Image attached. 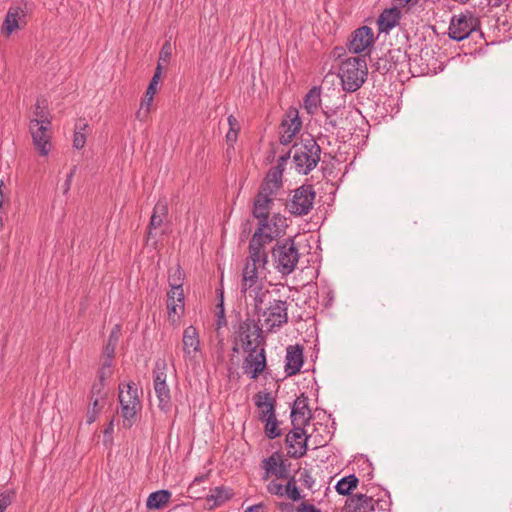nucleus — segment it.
<instances>
[{
	"mask_svg": "<svg viewBox=\"0 0 512 512\" xmlns=\"http://www.w3.org/2000/svg\"><path fill=\"white\" fill-rule=\"evenodd\" d=\"M480 25V21L471 12L452 16L448 28V35L455 41H462L469 37Z\"/></svg>",
	"mask_w": 512,
	"mask_h": 512,
	"instance_id": "obj_9",
	"label": "nucleus"
},
{
	"mask_svg": "<svg viewBox=\"0 0 512 512\" xmlns=\"http://www.w3.org/2000/svg\"><path fill=\"white\" fill-rule=\"evenodd\" d=\"M218 312H217V326L218 328L226 325V319L224 315V306H223V298L221 297L220 303L217 305Z\"/></svg>",
	"mask_w": 512,
	"mask_h": 512,
	"instance_id": "obj_51",
	"label": "nucleus"
},
{
	"mask_svg": "<svg viewBox=\"0 0 512 512\" xmlns=\"http://www.w3.org/2000/svg\"><path fill=\"white\" fill-rule=\"evenodd\" d=\"M262 467L265 473L262 477L263 480H268L270 475L276 476L278 479H285L288 477V470L278 454H273L262 461Z\"/></svg>",
	"mask_w": 512,
	"mask_h": 512,
	"instance_id": "obj_22",
	"label": "nucleus"
},
{
	"mask_svg": "<svg viewBox=\"0 0 512 512\" xmlns=\"http://www.w3.org/2000/svg\"><path fill=\"white\" fill-rule=\"evenodd\" d=\"M118 399L121 407V416L125 427L130 428L136 422L137 412L141 409L138 389L134 382L120 383L118 386Z\"/></svg>",
	"mask_w": 512,
	"mask_h": 512,
	"instance_id": "obj_4",
	"label": "nucleus"
},
{
	"mask_svg": "<svg viewBox=\"0 0 512 512\" xmlns=\"http://www.w3.org/2000/svg\"><path fill=\"white\" fill-rule=\"evenodd\" d=\"M171 56V45L169 43H165L159 54L158 63L161 64V61L168 62Z\"/></svg>",
	"mask_w": 512,
	"mask_h": 512,
	"instance_id": "obj_50",
	"label": "nucleus"
},
{
	"mask_svg": "<svg viewBox=\"0 0 512 512\" xmlns=\"http://www.w3.org/2000/svg\"><path fill=\"white\" fill-rule=\"evenodd\" d=\"M303 365V347L296 344L290 345L286 350L285 373L293 376L300 372Z\"/></svg>",
	"mask_w": 512,
	"mask_h": 512,
	"instance_id": "obj_23",
	"label": "nucleus"
},
{
	"mask_svg": "<svg viewBox=\"0 0 512 512\" xmlns=\"http://www.w3.org/2000/svg\"><path fill=\"white\" fill-rule=\"evenodd\" d=\"M245 512H266V506L263 503H258L246 508Z\"/></svg>",
	"mask_w": 512,
	"mask_h": 512,
	"instance_id": "obj_56",
	"label": "nucleus"
},
{
	"mask_svg": "<svg viewBox=\"0 0 512 512\" xmlns=\"http://www.w3.org/2000/svg\"><path fill=\"white\" fill-rule=\"evenodd\" d=\"M266 367L267 361L264 346L246 351V356L242 363V370L243 373L249 376L250 379H257L262 373L265 372Z\"/></svg>",
	"mask_w": 512,
	"mask_h": 512,
	"instance_id": "obj_12",
	"label": "nucleus"
},
{
	"mask_svg": "<svg viewBox=\"0 0 512 512\" xmlns=\"http://www.w3.org/2000/svg\"><path fill=\"white\" fill-rule=\"evenodd\" d=\"M112 375V360L106 359L98 371V381L106 383Z\"/></svg>",
	"mask_w": 512,
	"mask_h": 512,
	"instance_id": "obj_43",
	"label": "nucleus"
},
{
	"mask_svg": "<svg viewBox=\"0 0 512 512\" xmlns=\"http://www.w3.org/2000/svg\"><path fill=\"white\" fill-rule=\"evenodd\" d=\"M106 383L97 381L95 382L90 391V399H104L106 401V393L104 392V388Z\"/></svg>",
	"mask_w": 512,
	"mask_h": 512,
	"instance_id": "obj_44",
	"label": "nucleus"
},
{
	"mask_svg": "<svg viewBox=\"0 0 512 512\" xmlns=\"http://www.w3.org/2000/svg\"><path fill=\"white\" fill-rule=\"evenodd\" d=\"M320 93H321L320 88L313 87L305 95L304 101H303V106L308 114L313 115L317 112L319 105L321 103Z\"/></svg>",
	"mask_w": 512,
	"mask_h": 512,
	"instance_id": "obj_32",
	"label": "nucleus"
},
{
	"mask_svg": "<svg viewBox=\"0 0 512 512\" xmlns=\"http://www.w3.org/2000/svg\"><path fill=\"white\" fill-rule=\"evenodd\" d=\"M28 129L36 150L41 156H47L52 147V122L45 125L38 120H29Z\"/></svg>",
	"mask_w": 512,
	"mask_h": 512,
	"instance_id": "obj_11",
	"label": "nucleus"
},
{
	"mask_svg": "<svg viewBox=\"0 0 512 512\" xmlns=\"http://www.w3.org/2000/svg\"><path fill=\"white\" fill-rule=\"evenodd\" d=\"M184 302L183 290H170L167 293V305H177Z\"/></svg>",
	"mask_w": 512,
	"mask_h": 512,
	"instance_id": "obj_46",
	"label": "nucleus"
},
{
	"mask_svg": "<svg viewBox=\"0 0 512 512\" xmlns=\"http://www.w3.org/2000/svg\"><path fill=\"white\" fill-rule=\"evenodd\" d=\"M312 436H306V432L301 425L294 426L285 439L288 447V455L291 458L298 459L303 457L307 451V441Z\"/></svg>",
	"mask_w": 512,
	"mask_h": 512,
	"instance_id": "obj_14",
	"label": "nucleus"
},
{
	"mask_svg": "<svg viewBox=\"0 0 512 512\" xmlns=\"http://www.w3.org/2000/svg\"><path fill=\"white\" fill-rule=\"evenodd\" d=\"M184 307L185 303L167 305L168 319L172 324L177 323V321L180 319L181 314L184 312Z\"/></svg>",
	"mask_w": 512,
	"mask_h": 512,
	"instance_id": "obj_42",
	"label": "nucleus"
},
{
	"mask_svg": "<svg viewBox=\"0 0 512 512\" xmlns=\"http://www.w3.org/2000/svg\"><path fill=\"white\" fill-rule=\"evenodd\" d=\"M171 498V492L168 490H158L152 492L146 502L148 509H161L165 506Z\"/></svg>",
	"mask_w": 512,
	"mask_h": 512,
	"instance_id": "obj_30",
	"label": "nucleus"
},
{
	"mask_svg": "<svg viewBox=\"0 0 512 512\" xmlns=\"http://www.w3.org/2000/svg\"><path fill=\"white\" fill-rule=\"evenodd\" d=\"M255 406L259 409L258 419L260 421L265 418H274L276 400L272 397L270 392H258L253 397Z\"/></svg>",
	"mask_w": 512,
	"mask_h": 512,
	"instance_id": "obj_21",
	"label": "nucleus"
},
{
	"mask_svg": "<svg viewBox=\"0 0 512 512\" xmlns=\"http://www.w3.org/2000/svg\"><path fill=\"white\" fill-rule=\"evenodd\" d=\"M14 498V490H6L0 493V512H5V510L12 504Z\"/></svg>",
	"mask_w": 512,
	"mask_h": 512,
	"instance_id": "obj_45",
	"label": "nucleus"
},
{
	"mask_svg": "<svg viewBox=\"0 0 512 512\" xmlns=\"http://www.w3.org/2000/svg\"><path fill=\"white\" fill-rule=\"evenodd\" d=\"M299 481L302 483L303 486H305L308 489H312L315 484V480H314L313 476L311 475L310 471L307 469H303L300 472Z\"/></svg>",
	"mask_w": 512,
	"mask_h": 512,
	"instance_id": "obj_48",
	"label": "nucleus"
},
{
	"mask_svg": "<svg viewBox=\"0 0 512 512\" xmlns=\"http://www.w3.org/2000/svg\"><path fill=\"white\" fill-rule=\"evenodd\" d=\"M227 121L230 126L229 130L239 131V124H238V120L236 119V117H234L233 115H229L227 118Z\"/></svg>",
	"mask_w": 512,
	"mask_h": 512,
	"instance_id": "obj_57",
	"label": "nucleus"
},
{
	"mask_svg": "<svg viewBox=\"0 0 512 512\" xmlns=\"http://www.w3.org/2000/svg\"><path fill=\"white\" fill-rule=\"evenodd\" d=\"M238 131L229 130L226 139L228 142L234 143L237 140Z\"/></svg>",
	"mask_w": 512,
	"mask_h": 512,
	"instance_id": "obj_60",
	"label": "nucleus"
},
{
	"mask_svg": "<svg viewBox=\"0 0 512 512\" xmlns=\"http://www.w3.org/2000/svg\"><path fill=\"white\" fill-rule=\"evenodd\" d=\"M374 41L373 31L368 26H362L356 29L348 43V49L351 53L359 54L368 48Z\"/></svg>",
	"mask_w": 512,
	"mask_h": 512,
	"instance_id": "obj_19",
	"label": "nucleus"
},
{
	"mask_svg": "<svg viewBox=\"0 0 512 512\" xmlns=\"http://www.w3.org/2000/svg\"><path fill=\"white\" fill-rule=\"evenodd\" d=\"M401 16V10L397 6L384 9L377 20L379 31L388 33L399 24Z\"/></svg>",
	"mask_w": 512,
	"mask_h": 512,
	"instance_id": "obj_26",
	"label": "nucleus"
},
{
	"mask_svg": "<svg viewBox=\"0 0 512 512\" xmlns=\"http://www.w3.org/2000/svg\"><path fill=\"white\" fill-rule=\"evenodd\" d=\"M287 309L288 306L286 301H270L268 307L263 308L261 306V311H257L259 321L262 322V326H265L268 330H272L275 327H281L288 322Z\"/></svg>",
	"mask_w": 512,
	"mask_h": 512,
	"instance_id": "obj_8",
	"label": "nucleus"
},
{
	"mask_svg": "<svg viewBox=\"0 0 512 512\" xmlns=\"http://www.w3.org/2000/svg\"><path fill=\"white\" fill-rule=\"evenodd\" d=\"M501 4V0H495V2L493 3L494 6H500Z\"/></svg>",
	"mask_w": 512,
	"mask_h": 512,
	"instance_id": "obj_63",
	"label": "nucleus"
},
{
	"mask_svg": "<svg viewBox=\"0 0 512 512\" xmlns=\"http://www.w3.org/2000/svg\"><path fill=\"white\" fill-rule=\"evenodd\" d=\"M261 422L265 423L264 431L265 435L269 439H275L279 436H281V430L279 428V421L276 418V415H274V418H265Z\"/></svg>",
	"mask_w": 512,
	"mask_h": 512,
	"instance_id": "obj_38",
	"label": "nucleus"
},
{
	"mask_svg": "<svg viewBox=\"0 0 512 512\" xmlns=\"http://www.w3.org/2000/svg\"><path fill=\"white\" fill-rule=\"evenodd\" d=\"M88 123L84 119H79L75 124L74 136H73V147L75 149H82L86 144V130L88 129Z\"/></svg>",
	"mask_w": 512,
	"mask_h": 512,
	"instance_id": "obj_33",
	"label": "nucleus"
},
{
	"mask_svg": "<svg viewBox=\"0 0 512 512\" xmlns=\"http://www.w3.org/2000/svg\"><path fill=\"white\" fill-rule=\"evenodd\" d=\"M239 340L244 352L253 350V348H260L265 344L261 329L249 323L240 326Z\"/></svg>",
	"mask_w": 512,
	"mask_h": 512,
	"instance_id": "obj_16",
	"label": "nucleus"
},
{
	"mask_svg": "<svg viewBox=\"0 0 512 512\" xmlns=\"http://www.w3.org/2000/svg\"><path fill=\"white\" fill-rule=\"evenodd\" d=\"M276 507H277L281 512H292V511H293V504L288 503V502H279V503H276Z\"/></svg>",
	"mask_w": 512,
	"mask_h": 512,
	"instance_id": "obj_55",
	"label": "nucleus"
},
{
	"mask_svg": "<svg viewBox=\"0 0 512 512\" xmlns=\"http://www.w3.org/2000/svg\"><path fill=\"white\" fill-rule=\"evenodd\" d=\"M30 120H38L40 123L47 125L52 122V116L48 111V103L45 98H38L33 110V118Z\"/></svg>",
	"mask_w": 512,
	"mask_h": 512,
	"instance_id": "obj_31",
	"label": "nucleus"
},
{
	"mask_svg": "<svg viewBox=\"0 0 512 512\" xmlns=\"http://www.w3.org/2000/svg\"><path fill=\"white\" fill-rule=\"evenodd\" d=\"M275 268L283 275L292 273L299 261V251L293 239L278 241L272 249Z\"/></svg>",
	"mask_w": 512,
	"mask_h": 512,
	"instance_id": "obj_5",
	"label": "nucleus"
},
{
	"mask_svg": "<svg viewBox=\"0 0 512 512\" xmlns=\"http://www.w3.org/2000/svg\"><path fill=\"white\" fill-rule=\"evenodd\" d=\"M292 158V153H290V150L288 151V153H286L285 155H282L279 160H278V165L279 167H282L289 158Z\"/></svg>",
	"mask_w": 512,
	"mask_h": 512,
	"instance_id": "obj_61",
	"label": "nucleus"
},
{
	"mask_svg": "<svg viewBox=\"0 0 512 512\" xmlns=\"http://www.w3.org/2000/svg\"><path fill=\"white\" fill-rule=\"evenodd\" d=\"M297 512H321L313 504L301 503L297 508Z\"/></svg>",
	"mask_w": 512,
	"mask_h": 512,
	"instance_id": "obj_52",
	"label": "nucleus"
},
{
	"mask_svg": "<svg viewBox=\"0 0 512 512\" xmlns=\"http://www.w3.org/2000/svg\"><path fill=\"white\" fill-rule=\"evenodd\" d=\"M168 215V203L166 200H159L153 209L150 223L148 226V235H152L154 230L160 228L163 224L164 219Z\"/></svg>",
	"mask_w": 512,
	"mask_h": 512,
	"instance_id": "obj_28",
	"label": "nucleus"
},
{
	"mask_svg": "<svg viewBox=\"0 0 512 512\" xmlns=\"http://www.w3.org/2000/svg\"><path fill=\"white\" fill-rule=\"evenodd\" d=\"M207 477H208L207 474L195 477L189 486V490H192L196 485L206 481Z\"/></svg>",
	"mask_w": 512,
	"mask_h": 512,
	"instance_id": "obj_58",
	"label": "nucleus"
},
{
	"mask_svg": "<svg viewBox=\"0 0 512 512\" xmlns=\"http://www.w3.org/2000/svg\"><path fill=\"white\" fill-rule=\"evenodd\" d=\"M258 241V237H251L248 246L249 255L246 259L242 276H261L262 271L266 269L268 263L267 245Z\"/></svg>",
	"mask_w": 512,
	"mask_h": 512,
	"instance_id": "obj_6",
	"label": "nucleus"
},
{
	"mask_svg": "<svg viewBox=\"0 0 512 512\" xmlns=\"http://www.w3.org/2000/svg\"><path fill=\"white\" fill-rule=\"evenodd\" d=\"M311 418V410L308 406V398L303 394L297 397L291 409V421L294 426H304Z\"/></svg>",
	"mask_w": 512,
	"mask_h": 512,
	"instance_id": "obj_24",
	"label": "nucleus"
},
{
	"mask_svg": "<svg viewBox=\"0 0 512 512\" xmlns=\"http://www.w3.org/2000/svg\"><path fill=\"white\" fill-rule=\"evenodd\" d=\"M120 326L116 325L110 332L108 341L104 347V354L106 355L107 359L112 360L115 354L116 346L119 342L120 338Z\"/></svg>",
	"mask_w": 512,
	"mask_h": 512,
	"instance_id": "obj_35",
	"label": "nucleus"
},
{
	"mask_svg": "<svg viewBox=\"0 0 512 512\" xmlns=\"http://www.w3.org/2000/svg\"><path fill=\"white\" fill-rule=\"evenodd\" d=\"M182 351L186 363L196 364L199 362L198 356L201 353L200 339L198 331L194 326H188L183 331Z\"/></svg>",
	"mask_w": 512,
	"mask_h": 512,
	"instance_id": "obj_13",
	"label": "nucleus"
},
{
	"mask_svg": "<svg viewBox=\"0 0 512 512\" xmlns=\"http://www.w3.org/2000/svg\"><path fill=\"white\" fill-rule=\"evenodd\" d=\"M295 170L302 175L309 174L319 163L321 147L314 138L294 143L290 149Z\"/></svg>",
	"mask_w": 512,
	"mask_h": 512,
	"instance_id": "obj_2",
	"label": "nucleus"
},
{
	"mask_svg": "<svg viewBox=\"0 0 512 512\" xmlns=\"http://www.w3.org/2000/svg\"><path fill=\"white\" fill-rule=\"evenodd\" d=\"M167 365L164 361L157 362L153 371V386L158 398V407L167 413L172 407L170 388L167 385Z\"/></svg>",
	"mask_w": 512,
	"mask_h": 512,
	"instance_id": "obj_10",
	"label": "nucleus"
},
{
	"mask_svg": "<svg viewBox=\"0 0 512 512\" xmlns=\"http://www.w3.org/2000/svg\"><path fill=\"white\" fill-rule=\"evenodd\" d=\"M417 3V0H393L392 5L397 6L398 10H401L402 8L406 6H413Z\"/></svg>",
	"mask_w": 512,
	"mask_h": 512,
	"instance_id": "obj_53",
	"label": "nucleus"
},
{
	"mask_svg": "<svg viewBox=\"0 0 512 512\" xmlns=\"http://www.w3.org/2000/svg\"><path fill=\"white\" fill-rule=\"evenodd\" d=\"M241 292L249 293L254 298V306L257 311H261V304H264L269 295L268 290H263L261 276H242Z\"/></svg>",
	"mask_w": 512,
	"mask_h": 512,
	"instance_id": "obj_15",
	"label": "nucleus"
},
{
	"mask_svg": "<svg viewBox=\"0 0 512 512\" xmlns=\"http://www.w3.org/2000/svg\"><path fill=\"white\" fill-rule=\"evenodd\" d=\"M233 351H234V352H238V351H239L238 347H237V346H234V347H233Z\"/></svg>",
	"mask_w": 512,
	"mask_h": 512,
	"instance_id": "obj_64",
	"label": "nucleus"
},
{
	"mask_svg": "<svg viewBox=\"0 0 512 512\" xmlns=\"http://www.w3.org/2000/svg\"><path fill=\"white\" fill-rule=\"evenodd\" d=\"M267 492L271 495L283 497L284 496V485L277 482L276 480H272L267 485Z\"/></svg>",
	"mask_w": 512,
	"mask_h": 512,
	"instance_id": "obj_47",
	"label": "nucleus"
},
{
	"mask_svg": "<svg viewBox=\"0 0 512 512\" xmlns=\"http://www.w3.org/2000/svg\"><path fill=\"white\" fill-rule=\"evenodd\" d=\"M335 111H343V109L337 108V109L323 110V113L326 116L325 126H329L332 129H335L338 126L336 120H334L332 118V116L335 113Z\"/></svg>",
	"mask_w": 512,
	"mask_h": 512,
	"instance_id": "obj_49",
	"label": "nucleus"
},
{
	"mask_svg": "<svg viewBox=\"0 0 512 512\" xmlns=\"http://www.w3.org/2000/svg\"><path fill=\"white\" fill-rule=\"evenodd\" d=\"M286 202V209L294 216H304L313 209L316 192L313 185L304 184L292 191Z\"/></svg>",
	"mask_w": 512,
	"mask_h": 512,
	"instance_id": "obj_7",
	"label": "nucleus"
},
{
	"mask_svg": "<svg viewBox=\"0 0 512 512\" xmlns=\"http://www.w3.org/2000/svg\"><path fill=\"white\" fill-rule=\"evenodd\" d=\"M376 68H377V70L385 73V72L389 71L390 69H392V65L389 64L388 62H385V58H380L376 62Z\"/></svg>",
	"mask_w": 512,
	"mask_h": 512,
	"instance_id": "obj_54",
	"label": "nucleus"
},
{
	"mask_svg": "<svg viewBox=\"0 0 512 512\" xmlns=\"http://www.w3.org/2000/svg\"><path fill=\"white\" fill-rule=\"evenodd\" d=\"M375 511L378 512H387L391 506V499L388 492H384L382 496H379L377 499H374L373 504Z\"/></svg>",
	"mask_w": 512,
	"mask_h": 512,
	"instance_id": "obj_41",
	"label": "nucleus"
},
{
	"mask_svg": "<svg viewBox=\"0 0 512 512\" xmlns=\"http://www.w3.org/2000/svg\"><path fill=\"white\" fill-rule=\"evenodd\" d=\"M162 72V65L160 63L157 64L154 75L147 87L145 92V96L141 101L140 108L136 112V118L140 121H145L149 115L150 107L154 98V95L157 91V85L159 83Z\"/></svg>",
	"mask_w": 512,
	"mask_h": 512,
	"instance_id": "obj_17",
	"label": "nucleus"
},
{
	"mask_svg": "<svg viewBox=\"0 0 512 512\" xmlns=\"http://www.w3.org/2000/svg\"><path fill=\"white\" fill-rule=\"evenodd\" d=\"M287 119H284L281 123L280 131V143L288 145L291 143L295 135L300 131L302 122L298 116L296 109L291 108L288 110Z\"/></svg>",
	"mask_w": 512,
	"mask_h": 512,
	"instance_id": "obj_18",
	"label": "nucleus"
},
{
	"mask_svg": "<svg viewBox=\"0 0 512 512\" xmlns=\"http://www.w3.org/2000/svg\"><path fill=\"white\" fill-rule=\"evenodd\" d=\"M407 54L403 52L400 48H393L388 50L385 55V62H388L392 65V68H396L398 64L406 61Z\"/></svg>",
	"mask_w": 512,
	"mask_h": 512,
	"instance_id": "obj_40",
	"label": "nucleus"
},
{
	"mask_svg": "<svg viewBox=\"0 0 512 512\" xmlns=\"http://www.w3.org/2000/svg\"><path fill=\"white\" fill-rule=\"evenodd\" d=\"M113 430V422H110L108 428L104 431V433H108L109 431H112Z\"/></svg>",
	"mask_w": 512,
	"mask_h": 512,
	"instance_id": "obj_62",
	"label": "nucleus"
},
{
	"mask_svg": "<svg viewBox=\"0 0 512 512\" xmlns=\"http://www.w3.org/2000/svg\"><path fill=\"white\" fill-rule=\"evenodd\" d=\"M368 68L364 56L350 57L342 62L339 77L347 92L357 91L366 81Z\"/></svg>",
	"mask_w": 512,
	"mask_h": 512,
	"instance_id": "obj_3",
	"label": "nucleus"
},
{
	"mask_svg": "<svg viewBox=\"0 0 512 512\" xmlns=\"http://www.w3.org/2000/svg\"><path fill=\"white\" fill-rule=\"evenodd\" d=\"M358 482V478L354 474H350L341 478L337 482L335 489L338 492V494L347 496L351 493L353 489L357 487Z\"/></svg>",
	"mask_w": 512,
	"mask_h": 512,
	"instance_id": "obj_34",
	"label": "nucleus"
},
{
	"mask_svg": "<svg viewBox=\"0 0 512 512\" xmlns=\"http://www.w3.org/2000/svg\"><path fill=\"white\" fill-rule=\"evenodd\" d=\"M233 496L231 488L225 486H217L211 489L210 494L206 496V502L209 509L220 507Z\"/></svg>",
	"mask_w": 512,
	"mask_h": 512,
	"instance_id": "obj_27",
	"label": "nucleus"
},
{
	"mask_svg": "<svg viewBox=\"0 0 512 512\" xmlns=\"http://www.w3.org/2000/svg\"><path fill=\"white\" fill-rule=\"evenodd\" d=\"M282 185V171L281 170H271L267 174L265 181L261 184V190L267 192L268 194L276 195L277 191L280 189Z\"/></svg>",
	"mask_w": 512,
	"mask_h": 512,
	"instance_id": "obj_29",
	"label": "nucleus"
},
{
	"mask_svg": "<svg viewBox=\"0 0 512 512\" xmlns=\"http://www.w3.org/2000/svg\"><path fill=\"white\" fill-rule=\"evenodd\" d=\"M374 498L365 494H355L345 502L346 512H375Z\"/></svg>",
	"mask_w": 512,
	"mask_h": 512,
	"instance_id": "obj_25",
	"label": "nucleus"
},
{
	"mask_svg": "<svg viewBox=\"0 0 512 512\" xmlns=\"http://www.w3.org/2000/svg\"><path fill=\"white\" fill-rule=\"evenodd\" d=\"M185 278V273L183 269L177 265L174 269H171L168 275V283L170 286V290H183V281Z\"/></svg>",
	"mask_w": 512,
	"mask_h": 512,
	"instance_id": "obj_37",
	"label": "nucleus"
},
{
	"mask_svg": "<svg viewBox=\"0 0 512 512\" xmlns=\"http://www.w3.org/2000/svg\"><path fill=\"white\" fill-rule=\"evenodd\" d=\"M284 496L288 497L292 501H299L304 498L297 487V481L294 476L290 477L284 486Z\"/></svg>",
	"mask_w": 512,
	"mask_h": 512,
	"instance_id": "obj_39",
	"label": "nucleus"
},
{
	"mask_svg": "<svg viewBox=\"0 0 512 512\" xmlns=\"http://www.w3.org/2000/svg\"><path fill=\"white\" fill-rule=\"evenodd\" d=\"M76 167L72 169V171L67 175L66 181H65V192L70 189L71 181L74 176Z\"/></svg>",
	"mask_w": 512,
	"mask_h": 512,
	"instance_id": "obj_59",
	"label": "nucleus"
},
{
	"mask_svg": "<svg viewBox=\"0 0 512 512\" xmlns=\"http://www.w3.org/2000/svg\"><path fill=\"white\" fill-rule=\"evenodd\" d=\"M106 401L104 399H90L86 412V423L88 425L95 422L100 412L103 410Z\"/></svg>",
	"mask_w": 512,
	"mask_h": 512,
	"instance_id": "obj_36",
	"label": "nucleus"
},
{
	"mask_svg": "<svg viewBox=\"0 0 512 512\" xmlns=\"http://www.w3.org/2000/svg\"><path fill=\"white\" fill-rule=\"evenodd\" d=\"M275 196L259 189L254 198L252 214L257 219V228L252 237L258 241L271 243L285 233L286 218L278 213L270 215Z\"/></svg>",
	"mask_w": 512,
	"mask_h": 512,
	"instance_id": "obj_1",
	"label": "nucleus"
},
{
	"mask_svg": "<svg viewBox=\"0 0 512 512\" xmlns=\"http://www.w3.org/2000/svg\"><path fill=\"white\" fill-rule=\"evenodd\" d=\"M25 11L19 6L10 7L2 24V33L9 37L14 31L20 29L24 24Z\"/></svg>",
	"mask_w": 512,
	"mask_h": 512,
	"instance_id": "obj_20",
	"label": "nucleus"
}]
</instances>
